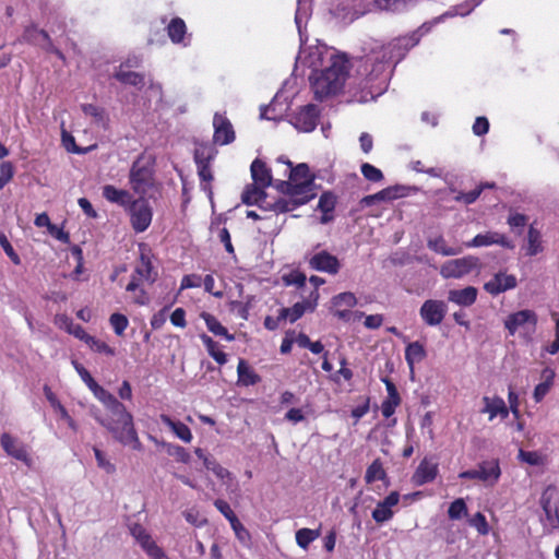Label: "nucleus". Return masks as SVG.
<instances>
[{"label": "nucleus", "instance_id": "nucleus-1", "mask_svg": "<svg viewBox=\"0 0 559 559\" xmlns=\"http://www.w3.org/2000/svg\"><path fill=\"white\" fill-rule=\"evenodd\" d=\"M424 27L388 44L373 40L359 57L349 58L336 50L319 53L320 67L312 61L309 75L314 98L323 100L346 87L358 103L374 100L386 91L395 66L419 43Z\"/></svg>", "mask_w": 559, "mask_h": 559}, {"label": "nucleus", "instance_id": "nucleus-2", "mask_svg": "<svg viewBox=\"0 0 559 559\" xmlns=\"http://www.w3.org/2000/svg\"><path fill=\"white\" fill-rule=\"evenodd\" d=\"M411 0H325L324 4L336 19L354 21L373 10L402 11Z\"/></svg>", "mask_w": 559, "mask_h": 559}, {"label": "nucleus", "instance_id": "nucleus-3", "mask_svg": "<svg viewBox=\"0 0 559 559\" xmlns=\"http://www.w3.org/2000/svg\"><path fill=\"white\" fill-rule=\"evenodd\" d=\"M275 187L285 194L272 204V211L276 213L294 211L317 195L313 180L300 182L278 180Z\"/></svg>", "mask_w": 559, "mask_h": 559}, {"label": "nucleus", "instance_id": "nucleus-4", "mask_svg": "<svg viewBox=\"0 0 559 559\" xmlns=\"http://www.w3.org/2000/svg\"><path fill=\"white\" fill-rule=\"evenodd\" d=\"M97 420L110 432L117 442L132 450L142 451L143 445L134 427L133 416L126 407L121 412L111 413L106 418L98 417Z\"/></svg>", "mask_w": 559, "mask_h": 559}, {"label": "nucleus", "instance_id": "nucleus-5", "mask_svg": "<svg viewBox=\"0 0 559 559\" xmlns=\"http://www.w3.org/2000/svg\"><path fill=\"white\" fill-rule=\"evenodd\" d=\"M129 183L134 193L146 195L154 187V158L140 155L131 165Z\"/></svg>", "mask_w": 559, "mask_h": 559}, {"label": "nucleus", "instance_id": "nucleus-6", "mask_svg": "<svg viewBox=\"0 0 559 559\" xmlns=\"http://www.w3.org/2000/svg\"><path fill=\"white\" fill-rule=\"evenodd\" d=\"M127 212L135 233H143L150 227L153 218V210L145 195H139L138 199H134L127 209Z\"/></svg>", "mask_w": 559, "mask_h": 559}, {"label": "nucleus", "instance_id": "nucleus-7", "mask_svg": "<svg viewBox=\"0 0 559 559\" xmlns=\"http://www.w3.org/2000/svg\"><path fill=\"white\" fill-rule=\"evenodd\" d=\"M479 266L480 261L477 257L466 255L444 262L440 267V275L443 278H462Z\"/></svg>", "mask_w": 559, "mask_h": 559}, {"label": "nucleus", "instance_id": "nucleus-8", "mask_svg": "<svg viewBox=\"0 0 559 559\" xmlns=\"http://www.w3.org/2000/svg\"><path fill=\"white\" fill-rule=\"evenodd\" d=\"M320 110L318 106L308 104L299 107L289 116V123L300 132H312L319 121Z\"/></svg>", "mask_w": 559, "mask_h": 559}, {"label": "nucleus", "instance_id": "nucleus-9", "mask_svg": "<svg viewBox=\"0 0 559 559\" xmlns=\"http://www.w3.org/2000/svg\"><path fill=\"white\" fill-rule=\"evenodd\" d=\"M537 316L533 310L528 309L511 313L504 321V326L510 335H514L520 330L530 335L535 332Z\"/></svg>", "mask_w": 559, "mask_h": 559}, {"label": "nucleus", "instance_id": "nucleus-10", "mask_svg": "<svg viewBox=\"0 0 559 559\" xmlns=\"http://www.w3.org/2000/svg\"><path fill=\"white\" fill-rule=\"evenodd\" d=\"M20 41L38 46L45 51L56 55L59 59H64L63 53L52 44L48 33L33 24L24 28Z\"/></svg>", "mask_w": 559, "mask_h": 559}, {"label": "nucleus", "instance_id": "nucleus-11", "mask_svg": "<svg viewBox=\"0 0 559 559\" xmlns=\"http://www.w3.org/2000/svg\"><path fill=\"white\" fill-rule=\"evenodd\" d=\"M0 445L7 453V455L24 463L27 467L32 466L33 460L31 454L28 453L27 445L19 438L8 432H3L0 436Z\"/></svg>", "mask_w": 559, "mask_h": 559}, {"label": "nucleus", "instance_id": "nucleus-12", "mask_svg": "<svg viewBox=\"0 0 559 559\" xmlns=\"http://www.w3.org/2000/svg\"><path fill=\"white\" fill-rule=\"evenodd\" d=\"M447 311L448 306L443 300L428 299L421 305L419 316L427 325L437 326L443 321Z\"/></svg>", "mask_w": 559, "mask_h": 559}, {"label": "nucleus", "instance_id": "nucleus-13", "mask_svg": "<svg viewBox=\"0 0 559 559\" xmlns=\"http://www.w3.org/2000/svg\"><path fill=\"white\" fill-rule=\"evenodd\" d=\"M308 264L311 270L335 275L340 272L341 262L337 257L331 254L326 250H321L308 258Z\"/></svg>", "mask_w": 559, "mask_h": 559}, {"label": "nucleus", "instance_id": "nucleus-14", "mask_svg": "<svg viewBox=\"0 0 559 559\" xmlns=\"http://www.w3.org/2000/svg\"><path fill=\"white\" fill-rule=\"evenodd\" d=\"M319 292L312 290L309 297L300 302H296L290 308H282L280 310V319L289 320L294 323L300 319L306 311H313L318 305Z\"/></svg>", "mask_w": 559, "mask_h": 559}, {"label": "nucleus", "instance_id": "nucleus-15", "mask_svg": "<svg viewBox=\"0 0 559 559\" xmlns=\"http://www.w3.org/2000/svg\"><path fill=\"white\" fill-rule=\"evenodd\" d=\"M439 473V464L433 456H426L421 460L412 476V483L423 486L433 481Z\"/></svg>", "mask_w": 559, "mask_h": 559}, {"label": "nucleus", "instance_id": "nucleus-16", "mask_svg": "<svg viewBox=\"0 0 559 559\" xmlns=\"http://www.w3.org/2000/svg\"><path fill=\"white\" fill-rule=\"evenodd\" d=\"M213 141L219 145H227L235 140L233 124L225 115L216 112L213 118Z\"/></svg>", "mask_w": 559, "mask_h": 559}, {"label": "nucleus", "instance_id": "nucleus-17", "mask_svg": "<svg viewBox=\"0 0 559 559\" xmlns=\"http://www.w3.org/2000/svg\"><path fill=\"white\" fill-rule=\"evenodd\" d=\"M492 245H498L508 249H512L514 247L510 239L498 231L478 234L471 241L466 242L467 248L488 247Z\"/></svg>", "mask_w": 559, "mask_h": 559}, {"label": "nucleus", "instance_id": "nucleus-18", "mask_svg": "<svg viewBox=\"0 0 559 559\" xmlns=\"http://www.w3.org/2000/svg\"><path fill=\"white\" fill-rule=\"evenodd\" d=\"M516 285L518 280L514 275L498 272L490 281L485 283L484 289L492 296H498L501 293L515 288Z\"/></svg>", "mask_w": 559, "mask_h": 559}, {"label": "nucleus", "instance_id": "nucleus-19", "mask_svg": "<svg viewBox=\"0 0 559 559\" xmlns=\"http://www.w3.org/2000/svg\"><path fill=\"white\" fill-rule=\"evenodd\" d=\"M312 14V0H297V9L295 13V24L299 34L300 45H305L308 40L307 22Z\"/></svg>", "mask_w": 559, "mask_h": 559}, {"label": "nucleus", "instance_id": "nucleus-20", "mask_svg": "<svg viewBox=\"0 0 559 559\" xmlns=\"http://www.w3.org/2000/svg\"><path fill=\"white\" fill-rule=\"evenodd\" d=\"M399 501L400 493L397 491L390 492L389 496L377 503L372 511V519L379 524L390 521L394 515L393 508L397 506Z\"/></svg>", "mask_w": 559, "mask_h": 559}, {"label": "nucleus", "instance_id": "nucleus-21", "mask_svg": "<svg viewBox=\"0 0 559 559\" xmlns=\"http://www.w3.org/2000/svg\"><path fill=\"white\" fill-rule=\"evenodd\" d=\"M167 35L173 44L188 47L191 44V34L187 32V25L181 17H174L167 25Z\"/></svg>", "mask_w": 559, "mask_h": 559}, {"label": "nucleus", "instance_id": "nucleus-22", "mask_svg": "<svg viewBox=\"0 0 559 559\" xmlns=\"http://www.w3.org/2000/svg\"><path fill=\"white\" fill-rule=\"evenodd\" d=\"M480 476V481L486 486H495L501 477V468L498 459L485 460L477 465Z\"/></svg>", "mask_w": 559, "mask_h": 559}, {"label": "nucleus", "instance_id": "nucleus-23", "mask_svg": "<svg viewBox=\"0 0 559 559\" xmlns=\"http://www.w3.org/2000/svg\"><path fill=\"white\" fill-rule=\"evenodd\" d=\"M241 200L247 205H257L262 210L272 211V204L266 200L264 189L255 185L248 186L242 192Z\"/></svg>", "mask_w": 559, "mask_h": 559}, {"label": "nucleus", "instance_id": "nucleus-24", "mask_svg": "<svg viewBox=\"0 0 559 559\" xmlns=\"http://www.w3.org/2000/svg\"><path fill=\"white\" fill-rule=\"evenodd\" d=\"M103 197L108 202L117 204L126 211L134 200L133 195L128 190L118 189L112 185H106L103 187Z\"/></svg>", "mask_w": 559, "mask_h": 559}, {"label": "nucleus", "instance_id": "nucleus-25", "mask_svg": "<svg viewBox=\"0 0 559 559\" xmlns=\"http://www.w3.org/2000/svg\"><path fill=\"white\" fill-rule=\"evenodd\" d=\"M250 170L253 185L261 187L262 189L272 185L273 180L271 169L261 159L255 158L251 164Z\"/></svg>", "mask_w": 559, "mask_h": 559}, {"label": "nucleus", "instance_id": "nucleus-26", "mask_svg": "<svg viewBox=\"0 0 559 559\" xmlns=\"http://www.w3.org/2000/svg\"><path fill=\"white\" fill-rule=\"evenodd\" d=\"M159 421L164 424L178 439L186 443L192 441V432L190 428L180 420L173 419L169 415L160 414Z\"/></svg>", "mask_w": 559, "mask_h": 559}, {"label": "nucleus", "instance_id": "nucleus-27", "mask_svg": "<svg viewBox=\"0 0 559 559\" xmlns=\"http://www.w3.org/2000/svg\"><path fill=\"white\" fill-rule=\"evenodd\" d=\"M478 290L474 286H467L463 289H451L448 293V300L461 307H469L475 304Z\"/></svg>", "mask_w": 559, "mask_h": 559}, {"label": "nucleus", "instance_id": "nucleus-28", "mask_svg": "<svg viewBox=\"0 0 559 559\" xmlns=\"http://www.w3.org/2000/svg\"><path fill=\"white\" fill-rule=\"evenodd\" d=\"M91 391L95 397L104 404L110 414L114 412H121V409L124 407L121 402H119L110 392L105 390L98 383H96V386H93Z\"/></svg>", "mask_w": 559, "mask_h": 559}, {"label": "nucleus", "instance_id": "nucleus-29", "mask_svg": "<svg viewBox=\"0 0 559 559\" xmlns=\"http://www.w3.org/2000/svg\"><path fill=\"white\" fill-rule=\"evenodd\" d=\"M237 374L238 383L243 386L254 385L261 381V377L243 359L238 362Z\"/></svg>", "mask_w": 559, "mask_h": 559}, {"label": "nucleus", "instance_id": "nucleus-30", "mask_svg": "<svg viewBox=\"0 0 559 559\" xmlns=\"http://www.w3.org/2000/svg\"><path fill=\"white\" fill-rule=\"evenodd\" d=\"M114 78L122 84L132 85L138 88L144 86V75L138 72L126 71L123 64L115 72Z\"/></svg>", "mask_w": 559, "mask_h": 559}, {"label": "nucleus", "instance_id": "nucleus-31", "mask_svg": "<svg viewBox=\"0 0 559 559\" xmlns=\"http://www.w3.org/2000/svg\"><path fill=\"white\" fill-rule=\"evenodd\" d=\"M427 246L430 250L444 257L456 255L462 251L460 247L448 246L442 236L429 238L427 241Z\"/></svg>", "mask_w": 559, "mask_h": 559}, {"label": "nucleus", "instance_id": "nucleus-32", "mask_svg": "<svg viewBox=\"0 0 559 559\" xmlns=\"http://www.w3.org/2000/svg\"><path fill=\"white\" fill-rule=\"evenodd\" d=\"M426 357V349L419 342L409 343L405 348V360L411 369L414 370V366L420 362Z\"/></svg>", "mask_w": 559, "mask_h": 559}, {"label": "nucleus", "instance_id": "nucleus-33", "mask_svg": "<svg viewBox=\"0 0 559 559\" xmlns=\"http://www.w3.org/2000/svg\"><path fill=\"white\" fill-rule=\"evenodd\" d=\"M336 197L332 192L328 191L321 194L318 202V210L323 213L321 217L322 224H326L332 219V216L330 214L334 211Z\"/></svg>", "mask_w": 559, "mask_h": 559}, {"label": "nucleus", "instance_id": "nucleus-34", "mask_svg": "<svg viewBox=\"0 0 559 559\" xmlns=\"http://www.w3.org/2000/svg\"><path fill=\"white\" fill-rule=\"evenodd\" d=\"M216 150L206 143L198 144L194 148L193 158L195 165H211L216 155Z\"/></svg>", "mask_w": 559, "mask_h": 559}, {"label": "nucleus", "instance_id": "nucleus-35", "mask_svg": "<svg viewBox=\"0 0 559 559\" xmlns=\"http://www.w3.org/2000/svg\"><path fill=\"white\" fill-rule=\"evenodd\" d=\"M201 318L204 320L206 328L216 336H223L227 341H233L234 335L229 334L227 329L221 324V322L211 313L203 312Z\"/></svg>", "mask_w": 559, "mask_h": 559}, {"label": "nucleus", "instance_id": "nucleus-36", "mask_svg": "<svg viewBox=\"0 0 559 559\" xmlns=\"http://www.w3.org/2000/svg\"><path fill=\"white\" fill-rule=\"evenodd\" d=\"M281 163L287 164L289 167V180L288 181H306V180H313V178L310 176V170L307 164H298L296 167L292 166V163L289 160H284V157H280L277 159Z\"/></svg>", "mask_w": 559, "mask_h": 559}, {"label": "nucleus", "instance_id": "nucleus-37", "mask_svg": "<svg viewBox=\"0 0 559 559\" xmlns=\"http://www.w3.org/2000/svg\"><path fill=\"white\" fill-rule=\"evenodd\" d=\"M200 338L204 346L206 347V350L209 355L219 365H224L227 362V356L224 352L218 349L217 343L207 334L203 333L200 335Z\"/></svg>", "mask_w": 559, "mask_h": 559}, {"label": "nucleus", "instance_id": "nucleus-38", "mask_svg": "<svg viewBox=\"0 0 559 559\" xmlns=\"http://www.w3.org/2000/svg\"><path fill=\"white\" fill-rule=\"evenodd\" d=\"M134 272L148 284L154 283L157 276L150 259L143 254L141 255L140 262L136 264Z\"/></svg>", "mask_w": 559, "mask_h": 559}, {"label": "nucleus", "instance_id": "nucleus-39", "mask_svg": "<svg viewBox=\"0 0 559 559\" xmlns=\"http://www.w3.org/2000/svg\"><path fill=\"white\" fill-rule=\"evenodd\" d=\"M542 251V235L536 228L531 226L527 233L526 254L533 257Z\"/></svg>", "mask_w": 559, "mask_h": 559}, {"label": "nucleus", "instance_id": "nucleus-40", "mask_svg": "<svg viewBox=\"0 0 559 559\" xmlns=\"http://www.w3.org/2000/svg\"><path fill=\"white\" fill-rule=\"evenodd\" d=\"M130 532L143 550H146L151 545L155 544L150 533L141 524L132 525Z\"/></svg>", "mask_w": 559, "mask_h": 559}, {"label": "nucleus", "instance_id": "nucleus-41", "mask_svg": "<svg viewBox=\"0 0 559 559\" xmlns=\"http://www.w3.org/2000/svg\"><path fill=\"white\" fill-rule=\"evenodd\" d=\"M332 309L347 308L350 309L357 305V298L355 294L350 292H344L335 295L331 299Z\"/></svg>", "mask_w": 559, "mask_h": 559}, {"label": "nucleus", "instance_id": "nucleus-42", "mask_svg": "<svg viewBox=\"0 0 559 559\" xmlns=\"http://www.w3.org/2000/svg\"><path fill=\"white\" fill-rule=\"evenodd\" d=\"M386 476L383 465L379 459L374 460L367 468L365 480L367 484H372L376 480H382Z\"/></svg>", "mask_w": 559, "mask_h": 559}, {"label": "nucleus", "instance_id": "nucleus-43", "mask_svg": "<svg viewBox=\"0 0 559 559\" xmlns=\"http://www.w3.org/2000/svg\"><path fill=\"white\" fill-rule=\"evenodd\" d=\"M162 444L167 454L175 457L176 461L185 464L190 462L191 455L183 447L169 442H163Z\"/></svg>", "mask_w": 559, "mask_h": 559}, {"label": "nucleus", "instance_id": "nucleus-44", "mask_svg": "<svg viewBox=\"0 0 559 559\" xmlns=\"http://www.w3.org/2000/svg\"><path fill=\"white\" fill-rule=\"evenodd\" d=\"M320 536L318 530L300 528L296 532V543L302 549H308L309 545Z\"/></svg>", "mask_w": 559, "mask_h": 559}, {"label": "nucleus", "instance_id": "nucleus-45", "mask_svg": "<svg viewBox=\"0 0 559 559\" xmlns=\"http://www.w3.org/2000/svg\"><path fill=\"white\" fill-rule=\"evenodd\" d=\"M502 397L500 396H484L483 403L484 407L480 411V413L488 414L489 420H493L498 416L499 406L501 403Z\"/></svg>", "mask_w": 559, "mask_h": 559}, {"label": "nucleus", "instance_id": "nucleus-46", "mask_svg": "<svg viewBox=\"0 0 559 559\" xmlns=\"http://www.w3.org/2000/svg\"><path fill=\"white\" fill-rule=\"evenodd\" d=\"M448 515L454 521L467 515V506L463 498H457L450 504Z\"/></svg>", "mask_w": 559, "mask_h": 559}, {"label": "nucleus", "instance_id": "nucleus-47", "mask_svg": "<svg viewBox=\"0 0 559 559\" xmlns=\"http://www.w3.org/2000/svg\"><path fill=\"white\" fill-rule=\"evenodd\" d=\"M82 111L86 116H91L95 119V121L99 124H105L107 121L106 112L103 108L93 105V104H84L82 105Z\"/></svg>", "mask_w": 559, "mask_h": 559}, {"label": "nucleus", "instance_id": "nucleus-48", "mask_svg": "<svg viewBox=\"0 0 559 559\" xmlns=\"http://www.w3.org/2000/svg\"><path fill=\"white\" fill-rule=\"evenodd\" d=\"M484 0H472L471 2H466L460 5L452 8L448 11L444 16H455L461 15L465 16L469 14L476 7H478Z\"/></svg>", "mask_w": 559, "mask_h": 559}, {"label": "nucleus", "instance_id": "nucleus-49", "mask_svg": "<svg viewBox=\"0 0 559 559\" xmlns=\"http://www.w3.org/2000/svg\"><path fill=\"white\" fill-rule=\"evenodd\" d=\"M109 323L118 336H121L129 325V320L124 314L112 313L109 318Z\"/></svg>", "mask_w": 559, "mask_h": 559}, {"label": "nucleus", "instance_id": "nucleus-50", "mask_svg": "<svg viewBox=\"0 0 559 559\" xmlns=\"http://www.w3.org/2000/svg\"><path fill=\"white\" fill-rule=\"evenodd\" d=\"M518 459L531 466H538L544 463L543 455L537 451H525L521 449Z\"/></svg>", "mask_w": 559, "mask_h": 559}, {"label": "nucleus", "instance_id": "nucleus-51", "mask_svg": "<svg viewBox=\"0 0 559 559\" xmlns=\"http://www.w3.org/2000/svg\"><path fill=\"white\" fill-rule=\"evenodd\" d=\"M207 471L213 472V474L219 479H225L229 477V472L224 468L212 455L205 459V463L203 464Z\"/></svg>", "mask_w": 559, "mask_h": 559}, {"label": "nucleus", "instance_id": "nucleus-52", "mask_svg": "<svg viewBox=\"0 0 559 559\" xmlns=\"http://www.w3.org/2000/svg\"><path fill=\"white\" fill-rule=\"evenodd\" d=\"M283 282L287 286L292 285V286L301 288L306 285L307 277H306L305 273H302L300 271H292L290 273L285 274L283 276Z\"/></svg>", "mask_w": 559, "mask_h": 559}, {"label": "nucleus", "instance_id": "nucleus-53", "mask_svg": "<svg viewBox=\"0 0 559 559\" xmlns=\"http://www.w3.org/2000/svg\"><path fill=\"white\" fill-rule=\"evenodd\" d=\"M360 170L362 176L371 182H379L383 179L382 171L369 163H364Z\"/></svg>", "mask_w": 559, "mask_h": 559}, {"label": "nucleus", "instance_id": "nucleus-54", "mask_svg": "<svg viewBox=\"0 0 559 559\" xmlns=\"http://www.w3.org/2000/svg\"><path fill=\"white\" fill-rule=\"evenodd\" d=\"M86 345L90 346V348L96 353L105 354L108 356H114L115 350L109 345H107L105 342L94 337L91 335L90 338H87Z\"/></svg>", "mask_w": 559, "mask_h": 559}, {"label": "nucleus", "instance_id": "nucleus-55", "mask_svg": "<svg viewBox=\"0 0 559 559\" xmlns=\"http://www.w3.org/2000/svg\"><path fill=\"white\" fill-rule=\"evenodd\" d=\"M469 525L476 528L480 535H487L489 533V526L486 516L481 512H477L469 519Z\"/></svg>", "mask_w": 559, "mask_h": 559}, {"label": "nucleus", "instance_id": "nucleus-56", "mask_svg": "<svg viewBox=\"0 0 559 559\" xmlns=\"http://www.w3.org/2000/svg\"><path fill=\"white\" fill-rule=\"evenodd\" d=\"M95 459L99 468L104 469L107 474H112L116 471V466L106 457L105 453L98 448H93Z\"/></svg>", "mask_w": 559, "mask_h": 559}, {"label": "nucleus", "instance_id": "nucleus-57", "mask_svg": "<svg viewBox=\"0 0 559 559\" xmlns=\"http://www.w3.org/2000/svg\"><path fill=\"white\" fill-rule=\"evenodd\" d=\"M545 518L542 519L543 525L546 530L554 531L559 528V513L557 509L546 510Z\"/></svg>", "mask_w": 559, "mask_h": 559}, {"label": "nucleus", "instance_id": "nucleus-58", "mask_svg": "<svg viewBox=\"0 0 559 559\" xmlns=\"http://www.w3.org/2000/svg\"><path fill=\"white\" fill-rule=\"evenodd\" d=\"M332 311L334 317L346 322L350 320H359L365 316L361 311L353 312L347 308L332 309Z\"/></svg>", "mask_w": 559, "mask_h": 559}, {"label": "nucleus", "instance_id": "nucleus-59", "mask_svg": "<svg viewBox=\"0 0 559 559\" xmlns=\"http://www.w3.org/2000/svg\"><path fill=\"white\" fill-rule=\"evenodd\" d=\"M483 187H477L476 189L468 192H460L454 200L457 202H462L466 205L473 204L481 194Z\"/></svg>", "mask_w": 559, "mask_h": 559}, {"label": "nucleus", "instance_id": "nucleus-60", "mask_svg": "<svg viewBox=\"0 0 559 559\" xmlns=\"http://www.w3.org/2000/svg\"><path fill=\"white\" fill-rule=\"evenodd\" d=\"M13 175V165L10 162H2L0 164V190L12 179Z\"/></svg>", "mask_w": 559, "mask_h": 559}, {"label": "nucleus", "instance_id": "nucleus-61", "mask_svg": "<svg viewBox=\"0 0 559 559\" xmlns=\"http://www.w3.org/2000/svg\"><path fill=\"white\" fill-rule=\"evenodd\" d=\"M214 506L225 516L229 524H231L234 520L236 521L238 519L225 500L216 499L214 501Z\"/></svg>", "mask_w": 559, "mask_h": 559}, {"label": "nucleus", "instance_id": "nucleus-62", "mask_svg": "<svg viewBox=\"0 0 559 559\" xmlns=\"http://www.w3.org/2000/svg\"><path fill=\"white\" fill-rule=\"evenodd\" d=\"M72 365L75 369V371L79 373L82 381L87 385V388L91 390L93 386H96V381L93 379L91 373L78 361L73 360Z\"/></svg>", "mask_w": 559, "mask_h": 559}, {"label": "nucleus", "instance_id": "nucleus-63", "mask_svg": "<svg viewBox=\"0 0 559 559\" xmlns=\"http://www.w3.org/2000/svg\"><path fill=\"white\" fill-rule=\"evenodd\" d=\"M0 246L2 247L5 254L11 259V261L15 264L20 263V258L14 251L13 247L9 242L7 236L3 233H0Z\"/></svg>", "mask_w": 559, "mask_h": 559}, {"label": "nucleus", "instance_id": "nucleus-64", "mask_svg": "<svg viewBox=\"0 0 559 559\" xmlns=\"http://www.w3.org/2000/svg\"><path fill=\"white\" fill-rule=\"evenodd\" d=\"M401 400L385 399L381 404V413L385 418H390L394 413L395 408L400 405Z\"/></svg>", "mask_w": 559, "mask_h": 559}]
</instances>
